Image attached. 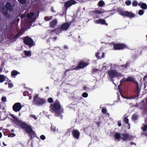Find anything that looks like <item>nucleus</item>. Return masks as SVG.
<instances>
[{
    "mask_svg": "<svg viewBox=\"0 0 147 147\" xmlns=\"http://www.w3.org/2000/svg\"><path fill=\"white\" fill-rule=\"evenodd\" d=\"M137 116L136 115H134L132 117V119L134 120H136L137 119Z\"/></svg>",
    "mask_w": 147,
    "mask_h": 147,
    "instance_id": "obj_39",
    "label": "nucleus"
},
{
    "mask_svg": "<svg viewBox=\"0 0 147 147\" xmlns=\"http://www.w3.org/2000/svg\"><path fill=\"white\" fill-rule=\"evenodd\" d=\"M146 78L145 77V76H144L143 78V80L144 81H145L146 80Z\"/></svg>",
    "mask_w": 147,
    "mask_h": 147,
    "instance_id": "obj_63",
    "label": "nucleus"
},
{
    "mask_svg": "<svg viewBox=\"0 0 147 147\" xmlns=\"http://www.w3.org/2000/svg\"><path fill=\"white\" fill-rule=\"evenodd\" d=\"M88 64L89 63H88L85 62L83 60H80L78 66L74 68L73 69L78 70L79 69L83 68L85 67H86Z\"/></svg>",
    "mask_w": 147,
    "mask_h": 147,
    "instance_id": "obj_10",
    "label": "nucleus"
},
{
    "mask_svg": "<svg viewBox=\"0 0 147 147\" xmlns=\"http://www.w3.org/2000/svg\"><path fill=\"white\" fill-rule=\"evenodd\" d=\"M5 76L0 74V83H2L5 81L6 79Z\"/></svg>",
    "mask_w": 147,
    "mask_h": 147,
    "instance_id": "obj_25",
    "label": "nucleus"
},
{
    "mask_svg": "<svg viewBox=\"0 0 147 147\" xmlns=\"http://www.w3.org/2000/svg\"><path fill=\"white\" fill-rule=\"evenodd\" d=\"M53 40L54 41H55V40H56V39H57V37H55L54 38H53Z\"/></svg>",
    "mask_w": 147,
    "mask_h": 147,
    "instance_id": "obj_59",
    "label": "nucleus"
},
{
    "mask_svg": "<svg viewBox=\"0 0 147 147\" xmlns=\"http://www.w3.org/2000/svg\"><path fill=\"white\" fill-rule=\"evenodd\" d=\"M130 145H134L135 146H136V143H134V142H131L130 143Z\"/></svg>",
    "mask_w": 147,
    "mask_h": 147,
    "instance_id": "obj_53",
    "label": "nucleus"
},
{
    "mask_svg": "<svg viewBox=\"0 0 147 147\" xmlns=\"http://www.w3.org/2000/svg\"><path fill=\"white\" fill-rule=\"evenodd\" d=\"M136 89L135 91V92L137 94V95L136 96H135L133 98H136L138 97L139 96V94L140 89L139 88V86L137 82H136Z\"/></svg>",
    "mask_w": 147,
    "mask_h": 147,
    "instance_id": "obj_17",
    "label": "nucleus"
},
{
    "mask_svg": "<svg viewBox=\"0 0 147 147\" xmlns=\"http://www.w3.org/2000/svg\"><path fill=\"white\" fill-rule=\"evenodd\" d=\"M18 37H19V34H16L15 36V38H18Z\"/></svg>",
    "mask_w": 147,
    "mask_h": 147,
    "instance_id": "obj_58",
    "label": "nucleus"
},
{
    "mask_svg": "<svg viewBox=\"0 0 147 147\" xmlns=\"http://www.w3.org/2000/svg\"><path fill=\"white\" fill-rule=\"evenodd\" d=\"M121 135L119 133H116L114 136L115 139L120 140V138L121 139Z\"/></svg>",
    "mask_w": 147,
    "mask_h": 147,
    "instance_id": "obj_22",
    "label": "nucleus"
},
{
    "mask_svg": "<svg viewBox=\"0 0 147 147\" xmlns=\"http://www.w3.org/2000/svg\"><path fill=\"white\" fill-rule=\"evenodd\" d=\"M46 102V100L43 98L38 97V94H36L33 96L32 103L33 105L37 106H41Z\"/></svg>",
    "mask_w": 147,
    "mask_h": 147,
    "instance_id": "obj_5",
    "label": "nucleus"
},
{
    "mask_svg": "<svg viewBox=\"0 0 147 147\" xmlns=\"http://www.w3.org/2000/svg\"><path fill=\"white\" fill-rule=\"evenodd\" d=\"M104 4V2L103 1L101 0L98 2V5L99 7H102Z\"/></svg>",
    "mask_w": 147,
    "mask_h": 147,
    "instance_id": "obj_28",
    "label": "nucleus"
},
{
    "mask_svg": "<svg viewBox=\"0 0 147 147\" xmlns=\"http://www.w3.org/2000/svg\"><path fill=\"white\" fill-rule=\"evenodd\" d=\"M141 8L144 10H146L147 9V5L145 3H143L141 5Z\"/></svg>",
    "mask_w": 147,
    "mask_h": 147,
    "instance_id": "obj_29",
    "label": "nucleus"
},
{
    "mask_svg": "<svg viewBox=\"0 0 147 147\" xmlns=\"http://www.w3.org/2000/svg\"><path fill=\"white\" fill-rule=\"evenodd\" d=\"M11 82V80H9V82L8 83V87L9 88H11L13 87V85L12 83H9V82Z\"/></svg>",
    "mask_w": 147,
    "mask_h": 147,
    "instance_id": "obj_43",
    "label": "nucleus"
},
{
    "mask_svg": "<svg viewBox=\"0 0 147 147\" xmlns=\"http://www.w3.org/2000/svg\"><path fill=\"white\" fill-rule=\"evenodd\" d=\"M32 96L31 95H29V99L31 100L32 98Z\"/></svg>",
    "mask_w": 147,
    "mask_h": 147,
    "instance_id": "obj_60",
    "label": "nucleus"
},
{
    "mask_svg": "<svg viewBox=\"0 0 147 147\" xmlns=\"http://www.w3.org/2000/svg\"><path fill=\"white\" fill-rule=\"evenodd\" d=\"M48 30L50 31L49 34L50 35L53 34V32L57 34H58L62 31L60 26L58 27L53 30Z\"/></svg>",
    "mask_w": 147,
    "mask_h": 147,
    "instance_id": "obj_13",
    "label": "nucleus"
},
{
    "mask_svg": "<svg viewBox=\"0 0 147 147\" xmlns=\"http://www.w3.org/2000/svg\"><path fill=\"white\" fill-rule=\"evenodd\" d=\"M144 13V11L142 9L138 11V14L140 15H142Z\"/></svg>",
    "mask_w": 147,
    "mask_h": 147,
    "instance_id": "obj_40",
    "label": "nucleus"
},
{
    "mask_svg": "<svg viewBox=\"0 0 147 147\" xmlns=\"http://www.w3.org/2000/svg\"><path fill=\"white\" fill-rule=\"evenodd\" d=\"M19 2L21 4H24L26 3V0H18Z\"/></svg>",
    "mask_w": 147,
    "mask_h": 147,
    "instance_id": "obj_38",
    "label": "nucleus"
},
{
    "mask_svg": "<svg viewBox=\"0 0 147 147\" xmlns=\"http://www.w3.org/2000/svg\"><path fill=\"white\" fill-rule=\"evenodd\" d=\"M57 22L56 19H55L51 22L49 24L50 27L51 28H54L55 25L57 24Z\"/></svg>",
    "mask_w": 147,
    "mask_h": 147,
    "instance_id": "obj_19",
    "label": "nucleus"
},
{
    "mask_svg": "<svg viewBox=\"0 0 147 147\" xmlns=\"http://www.w3.org/2000/svg\"><path fill=\"white\" fill-rule=\"evenodd\" d=\"M129 65V63L127 62L125 65H124L125 68H126Z\"/></svg>",
    "mask_w": 147,
    "mask_h": 147,
    "instance_id": "obj_51",
    "label": "nucleus"
},
{
    "mask_svg": "<svg viewBox=\"0 0 147 147\" xmlns=\"http://www.w3.org/2000/svg\"><path fill=\"white\" fill-rule=\"evenodd\" d=\"M23 40L25 45L28 46L30 48L35 45L32 39L28 36L24 37L23 38Z\"/></svg>",
    "mask_w": 147,
    "mask_h": 147,
    "instance_id": "obj_6",
    "label": "nucleus"
},
{
    "mask_svg": "<svg viewBox=\"0 0 147 147\" xmlns=\"http://www.w3.org/2000/svg\"><path fill=\"white\" fill-rule=\"evenodd\" d=\"M44 20L46 21H48L50 20V18L48 16H46L44 18Z\"/></svg>",
    "mask_w": 147,
    "mask_h": 147,
    "instance_id": "obj_44",
    "label": "nucleus"
},
{
    "mask_svg": "<svg viewBox=\"0 0 147 147\" xmlns=\"http://www.w3.org/2000/svg\"><path fill=\"white\" fill-rule=\"evenodd\" d=\"M59 117L61 119H63V116L62 115H61V114H60V115H59Z\"/></svg>",
    "mask_w": 147,
    "mask_h": 147,
    "instance_id": "obj_62",
    "label": "nucleus"
},
{
    "mask_svg": "<svg viewBox=\"0 0 147 147\" xmlns=\"http://www.w3.org/2000/svg\"><path fill=\"white\" fill-rule=\"evenodd\" d=\"M124 121L126 124H128L129 123V119L127 117H125L124 119Z\"/></svg>",
    "mask_w": 147,
    "mask_h": 147,
    "instance_id": "obj_41",
    "label": "nucleus"
},
{
    "mask_svg": "<svg viewBox=\"0 0 147 147\" xmlns=\"http://www.w3.org/2000/svg\"><path fill=\"white\" fill-rule=\"evenodd\" d=\"M11 116L13 118V122L17 125L21 126V124L22 123L14 115L11 114Z\"/></svg>",
    "mask_w": 147,
    "mask_h": 147,
    "instance_id": "obj_15",
    "label": "nucleus"
},
{
    "mask_svg": "<svg viewBox=\"0 0 147 147\" xmlns=\"http://www.w3.org/2000/svg\"><path fill=\"white\" fill-rule=\"evenodd\" d=\"M72 134L73 137L77 140L79 138L80 133L78 130L75 129L73 130Z\"/></svg>",
    "mask_w": 147,
    "mask_h": 147,
    "instance_id": "obj_14",
    "label": "nucleus"
},
{
    "mask_svg": "<svg viewBox=\"0 0 147 147\" xmlns=\"http://www.w3.org/2000/svg\"><path fill=\"white\" fill-rule=\"evenodd\" d=\"M124 82H126V79L125 78H123L122 80H121L120 82V84L118 86V87H119V86H121L122 83Z\"/></svg>",
    "mask_w": 147,
    "mask_h": 147,
    "instance_id": "obj_32",
    "label": "nucleus"
},
{
    "mask_svg": "<svg viewBox=\"0 0 147 147\" xmlns=\"http://www.w3.org/2000/svg\"><path fill=\"white\" fill-rule=\"evenodd\" d=\"M11 76H12V77H13L14 76H16L18 74H20V73L18 72L15 70H13L11 72ZM14 78H15V77H14Z\"/></svg>",
    "mask_w": 147,
    "mask_h": 147,
    "instance_id": "obj_21",
    "label": "nucleus"
},
{
    "mask_svg": "<svg viewBox=\"0 0 147 147\" xmlns=\"http://www.w3.org/2000/svg\"><path fill=\"white\" fill-rule=\"evenodd\" d=\"M96 22L97 24H105L107 26L108 24L106 22L105 20L103 19H99L96 20Z\"/></svg>",
    "mask_w": 147,
    "mask_h": 147,
    "instance_id": "obj_18",
    "label": "nucleus"
},
{
    "mask_svg": "<svg viewBox=\"0 0 147 147\" xmlns=\"http://www.w3.org/2000/svg\"><path fill=\"white\" fill-rule=\"evenodd\" d=\"M6 98L5 96H3L1 98V100L3 102H5L6 101Z\"/></svg>",
    "mask_w": 147,
    "mask_h": 147,
    "instance_id": "obj_48",
    "label": "nucleus"
},
{
    "mask_svg": "<svg viewBox=\"0 0 147 147\" xmlns=\"http://www.w3.org/2000/svg\"><path fill=\"white\" fill-rule=\"evenodd\" d=\"M30 117H32L34 118L35 119H37V118L36 116L34 115H31Z\"/></svg>",
    "mask_w": 147,
    "mask_h": 147,
    "instance_id": "obj_49",
    "label": "nucleus"
},
{
    "mask_svg": "<svg viewBox=\"0 0 147 147\" xmlns=\"http://www.w3.org/2000/svg\"><path fill=\"white\" fill-rule=\"evenodd\" d=\"M127 128L128 129H130V126L129 124L128 125Z\"/></svg>",
    "mask_w": 147,
    "mask_h": 147,
    "instance_id": "obj_64",
    "label": "nucleus"
},
{
    "mask_svg": "<svg viewBox=\"0 0 147 147\" xmlns=\"http://www.w3.org/2000/svg\"><path fill=\"white\" fill-rule=\"evenodd\" d=\"M111 44L113 46L114 50H123L127 47L126 45L123 43H117L112 42Z\"/></svg>",
    "mask_w": 147,
    "mask_h": 147,
    "instance_id": "obj_8",
    "label": "nucleus"
},
{
    "mask_svg": "<svg viewBox=\"0 0 147 147\" xmlns=\"http://www.w3.org/2000/svg\"><path fill=\"white\" fill-rule=\"evenodd\" d=\"M28 93L29 92L28 91H24L23 93V95L24 96H25L27 95Z\"/></svg>",
    "mask_w": 147,
    "mask_h": 147,
    "instance_id": "obj_45",
    "label": "nucleus"
},
{
    "mask_svg": "<svg viewBox=\"0 0 147 147\" xmlns=\"http://www.w3.org/2000/svg\"><path fill=\"white\" fill-rule=\"evenodd\" d=\"M93 12L96 14H101L103 13V12L99 10L94 11H93Z\"/></svg>",
    "mask_w": 147,
    "mask_h": 147,
    "instance_id": "obj_30",
    "label": "nucleus"
},
{
    "mask_svg": "<svg viewBox=\"0 0 147 147\" xmlns=\"http://www.w3.org/2000/svg\"><path fill=\"white\" fill-rule=\"evenodd\" d=\"M34 15V13L33 12H31L27 15V17L29 19H31Z\"/></svg>",
    "mask_w": 147,
    "mask_h": 147,
    "instance_id": "obj_24",
    "label": "nucleus"
},
{
    "mask_svg": "<svg viewBox=\"0 0 147 147\" xmlns=\"http://www.w3.org/2000/svg\"><path fill=\"white\" fill-rule=\"evenodd\" d=\"M127 81L134 82V79L133 78L129 77L126 79V82Z\"/></svg>",
    "mask_w": 147,
    "mask_h": 147,
    "instance_id": "obj_27",
    "label": "nucleus"
},
{
    "mask_svg": "<svg viewBox=\"0 0 147 147\" xmlns=\"http://www.w3.org/2000/svg\"><path fill=\"white\" fill-rule=\"evenodd\" d=\"M74 0H70L65 3L64 7L66 10H67L69 7L76 3Z\"/></svg>",
    "mask_w": 147,
    "mask_h": 147,
    "instance_id": "obj_12",
    "label": "nucleus"
},
{
    "mask_svg": "<svg viewBox=\"0 0 147 147\" xmlns=\"http://www.w3.org/2000/svg\"><path fill=\"white\" fill-rule=\"evenodd\" d=\"M40 138L42 140H45L46 138V137H45V136L44 135H41L40 136Z\"/></svg>",
    "mask_w": 147,
    "mask_h": 147,
    "instance_id": "obj_46",
    "label": "nucleus"
},
{
    "mask_svg": "<svg viewBox=\"0 0 147 147\" xmlns=\"http://www.w3.org/2000/svg\"><path fill=\"white\" fill-rule=\"evenodd\" d=\"M137 5L138 3L136 1H133L132 3V5L133 6L136 7L137 6Z\"/></svg>",
    "mask_w": 147,
    "mask_h": 147,
    "instance_id": "obj_34",
    "label": "nucleus"
},
{
    "mask_svg": "<svg viewBox=\"0 0 147 147\" xmlns=\"http://www.w3.org/2000/svg\"><path fill=\"white\" fill-rule=\"evenodd\" d=\"M47 101L49 103H52L53 102V100L51 97H50L48 99Z\"/></svg>",
    "mask_w": 147,
    "mask_h": 147,
    "instance_id": "obj_37",
    "label": "nucleus"
},
{
    "mask_svg": "<svg viewBox=\"0 0 147 147\" xmlns=\"http://www.w3.org/2000/svg\"><path fill=\"white\" fill-rule=\"evenodd\" d=\"M91 127L90 126H87L83 129V130L85 133H88L91 131Z\"/></svg>",
    "mask_w": 147,
    "mask_h": 147,
    "instance_id": "obj_23",
    "label": "nucleus"
},
{
    "mask_svg": "<svg viewBox=\"0 0 147 147\" xmlns=\"http://www.w3.org/2000/svg\"><path fill=\"white\" fill-rule=\"evenodd\" d=\"M26 17V14L24 13L23 14H21L20 16V18L22 19L24 18H25Z\"/></svg>",
    "mask_w": 147,
    "mask_h": 147,
    "instance_id": "obj_47",
    "label": "nucleus"
},
{
    "mask_svg": "<svg viewBox=\"0 0 147 147\" xmlns=\"http://www.w3.org/2000/svg\"><path fill=\"white\" fill-rule=\"evenodd\" d=\"M51 130L53 131L54 132L56 131V128L55 127H51Z\"/></svg>",
    "mask_w": 147,
    "mask_h": 147,
    "instance_id": "obj_52",
    "label": "nucleus"
},
{
    "mask_svg": "<svg viewBox=\"0 0 147 147\" xmlns=\"http://www.w3.org/2000/svg\"><path fill=\"white\" fill-rule=\"evenodd\" d=\"M142 3H138V5L139 6H140V7H141L142 6Z\"/></svg>",
    "mask_w": 147,
    "mask_h": 147,
    "instance_id": "obj_55",
    "label": "nucleus"
},
{
    "mask_svg": "<svg viewBox=\"0 0 147 147\" xmlns=\"http://www.w3.org/2000/svg\"><path fill=\"white\" fill-rule=\"evenodd\" d=\"M49 107L51 109L52 113H54L55 116H59L63 112V109L61 108L60 103L56 100L53 104H51Z\"/></svg>",
    "mask_w": 147,
    "mask_h": 147,
    "instance_id": "obj_1",
    "label": "nucleus"
},
{
    "mask_svg": "<svg viewBox=\"0 0 147 147\" xmlns=\"http://www.w3.org/2000/svg\"><path fill=\"white\" fill-rule=\"evenodd\" d=\"M102 55H101V57L99 56V55L100 54V53L97 51V52L96 53V57L98 58V59H101V58H103L104 57V53H102Z\"/></svg>",
    "mask_w": 147,
    "mask_h": 147,
    "instance_id": "obj_20",
    "label": "nucleus"
},
{
    "mask_svg": "<svg viewBox=\"0 0 147 147\" xmlns=\"http://www.w3.org/2000/svg\"><path fill=\"white\" fill-rule=\"evenodd\" d=\"M13 10V7L11 3L9 2H7L4 6V3H0V11L5 15L8 14V11L11 12Z\"/></svg>",
    "mask_w": 147,
    "mask_h": 147,
    "instance_id": "obj_2",
    "label": "nucleus"
},
{
    "mask_svg": "<svg viewBox=\"0 0 147 147\" xmlns=\"http://www.w3.org/2000/svg\"><path fill=\"white\" fill-rule=\"evenodd\" d=\"M142 134L145 136L146 137H147V132H144Z\"/></svg>",
    "mask_w": 147,
    "mask_h": 147,
    "instance_id": "obj_54",
    "label": "nucleus"
},
{
    "mask_svg": "<svg viewBox=\"0 0 147 147\" xmlns=\"http://www.w3.org/2000/svg\"><path fill=\"white\" fill-rule=\"evenodd\" d=\"M64 48L65 49H68V47L67 46L65 45L64 46Z\"/></svg>",
    "mask_w": 147,
    "mask_h": 147,
    "instance_id": "obj_56",
    "label": "nucleus"
},
{
    "mask_svg": "<svg viewBox=\"0 0 147 147\" xmlns=\"http://www.w3.org/2000/svg\"><path fill=\"white\" fill-rule=\"evenodd\" d=\"M107 74L109 79L113 84L114 83L113 79L114 78L123 76V75L121 73L118 72L115 69L110 70L108 71Z\"/></svg>",
    "mask_w": 147,
    "mask_h": 147,
    "instance_id": "obj_4",
    "label": "nucleus"
},
{
    "mask_svg": "<svg viewBox=\"0 0 147 147\" xmlns=\"http://www.w3.org/2000/svg\"><path fill=\"white\" fill-rule=\"evenodd\" d=\"M87 88L86 86H84L83 87V89L84 90H86Z\"/></svg>",
    "mask_w": 147,
    "mask_h": 147,
    "instance_id": "obj_61",
    "label": "nucleus"
},
{
    "mask_svg": "<svg viewBox=\"0 0 147 147\" xmlns=\"http://www.w3.org/2000/svg\"><path fill=\"white\" fill-rule=\"evenodd\" d=\"M15 136L16 135L15 134L12 133H9L8 134V137H13Z\"/></svg>",
    "mask_w": 147,
    "mask_h": 147,
    "instance_id": "obj_33",
    "label": "nucleus"
},
{
    "mask_svg": "<svg viewBox=\"0 0 147 147\" xmlns=\"http://www.w3.org/2000/svg\"><path fill=\"white\" fill-rule=\"evenodd\" d=\"M22 108V105L19 102L15 103L13 106V110L15 112L19 111Z\"/></svg>",
    "mask_w": 147,
    "mask_h": 147,
    "instance_id": "obj_11",
    "label": "nucleus"
},
{
    "mask_svg": "<svg viewBox=\"0 0 147 147\" xmlns=\"http://www.w3.org/2000/svg\"><path fill=\"white\" fill-rule=\"evenodd\" d=\"M21 127L24 130L30 137V139H32L36 137L35 132L33 130L31 126L25 123H22L21 125Z\"/></svg>",
    "mask_w": 147,
    "mask_h": 147,
    "instance_id": "obj_3",
    "label": "nucleus"
},
{
    "mask_svg": "<svg viewBox=\"0 0 147 147\" xmlns=\"http://www.w3.org/2000/svg\"><path fill=\"white\" fill-rule=\"evenodd\" d=\"M88 95L87 93L84 92L82 95V96L84 98H86L88 96Z\"/></svg>",
    "mask_w": 147,
    "mask_h": 147,
    "instance_id": "obj_36",
    "label": "nucleus"
},
{
    "mask_svg": "<svg viewBox=\"0 0 147 147\" xmlns=\"http://www.w3.org/2000/svg\"><path fill=\"white\" fill-rule=\"evenodd\" d=\"M71 23L69 24L68 22L63 24L61 26H60L62 31L66 30L69 27Z\"/></svg>",
    "mask_w": 147,
    "mask_h": 147,
    "instance_id": "obj_16",
    "label": "nucleus"
},
{
    "mask_svg": "<svg viewBox=\"0 0 147 147\" xmlns=\"http://www.w3.org/2000/svg\"><path fill=\"white\" fill-rule=\"evenodd\" d=\"M125 3L127 6L131 4V1L129 0H127L125 1Z\"/></svg>",
    "mask_w": 147,
    "mask_h": 147,
    "instance_id": "obj_31",
    "label": "nucleus"
},
{
    "mask_svg": "<svg viewBox=\"0 0 147 147\" xmlns=\"http://www.w3.org/2000/svg\"><path fill=\"white\" fill-rule=\"evenodd\" d=\"M102 112L104 114L106 113L107 112V110L106 108V107L103 108L102 109Z\"/></svg>",
    "mask_w": 147,
    "mask_h": 147,
    "instance_id": "obj_35",
    "label": "nucleus"
},
{
    "mask_svg": "<svg viewBox=\"0 0 147 147\" xmlns=\"http://www.w3.org/2000/svg\"><path fill=\"white\" fill-rule=\"evenodd\" d=\"M134 138V136L130 135L128 133L123 134H121V139L123 141L131 140Z\"/></svg>",
    "mask_w": 147,
    "mask_h": 147,
    "instance_id": "obj_9",
    "label": "nucleus"
},
{
    "mask_svg": "<svg viewBox=\"0 0 147 147\" xmlns=\"http://www.w3.org/2000/svg\"><path fill=\"white\" fill-rule=\"evenodd\" d=\"M118 12L119 14L125 17H129L130 18L134 17V14L131 12L127 11H124L122 10H119Z\"/></svg>",
    "mask_w": 147,
    "mask_h": 147,
    "instance_id": "obj_7",
    "label": "nucleus"
},
{
    "mask_svg": "<svg viewBox=\"0 0 147 147\" xmlns=\"http://www.w3.org/2000/svg\"><path fill=\"white\" fill-rule=\"evenodd\" d=\"M117 125L119 127H121V121H118L117 122Z\"/></svg>",
    "mask_w": 147,
    "mask_h": 147,
    "instance_id": "obj_50",
    "label": "nucleus"
},
{
    "mask_svg": "<svg viewBox=\"0 0 147 147\" xmlns=\"http://www.w3.org/2000/svg\"><path fill=\"white\" fill-rule=\"evenodd\" d=\"M72 70V69H71V70H70V69L65 70V73H66L67 71H70V70Z\"/></svg>",
    "mask_w": 147,
    "mask_h": 147,
    "instance_id": "obj_57",
    "label": "nucleus"
},
{
    "mask_svg": "<svg viewBox=\"0 0 147 147\" xmlns=\"http://www.w3.org/2000/svg\"><path fill=\"white\" fill-rule=\"evenodd\" d=\"M23 52L24 53L25 55L26 56L30 57L31 55L30 51H27L26 50H24L23 51Z\"/></svg>",
    "mask_w": 147,
    "mask_h": 147,
    "instance_id": "obj_26",
    "label": "nucleus"
},
{
    "mask_svg": "<svg viewBox=\"0 0 147 147\" xmlns=\"http://www.w3.org/2000/svg\"><path fill=\"white\" fill-rule=\"evenodd\" d=\"M143 130L145 131H146L147 130V124L144 126Z\"/></svg>",
    "mask_w": 147,
    "mask_h": 147,
    "instance_id": "obj_42",
    "label": "nucleus"
}]
</instances>
